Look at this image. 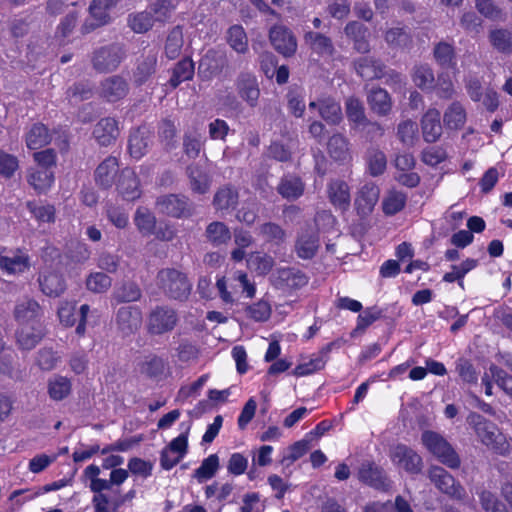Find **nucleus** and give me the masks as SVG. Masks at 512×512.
<instances>
[{
	"label": "nucleus",
	"mask_w": 512,
	"mask_h": 512,
	"mask_svg": "<svg viewBox=\"0 0 512 512\" xmlns=\"http://www.w3.org/2000/svg\"><path fill=\"white\" fill-rule=\"evenodd\" d=\"M467 422L473 428L478 440L488 449L502 456L509 454L510 444L496 424L476 412H471L467 416Z\"/></svg>",
	"instance_id": "nucleus-1"
},
{
	"label": "nucleus",
	"mask_w": 512,
	"mask_h": 512,
	"mask_svg": "<svg viewBox=\"0 0 512 512\" xmlns=\"http://www.w3.org/2000/svg\"><path fill=\"white\" fill-rule=\"evenodd\" d=\"M218 296L225 305H234L237 302V295L240 291L246 294L247 298H253L256 293L254 283L248 280L243 271H235L230 277L222 276L216 281Z\"/></svg>",
	"instance_id": "nucleus-2"
},
{
	"label": "nucleus",
	"mask_w": 512,
	"mask_h": 512,
	"mask_svg": "<svg viewBox=\"0 0 512 512\" xmlns=\"http://www.w3.org/2000/svg\"><path fill=\"white\" fill-rule=\"evenodd\" d=\"M421 443L441 464L450 469L460 467V456L441 434L426 430L421 435Z\"/></svg>",
	"instance_id": "nucleus-3"
},
{
	"label": "nucleus",
	"mask_w": 512,
	"mask_h": 512,
	"mask_svg": "<svg viewBox=\"0 0 512 512\" xmlns=\"http://www.w3.org/2000/svg\"><path fill=\"white\" fill-rule=\"evenodd\" d=\"M157 281L160 289L170 298L186 299L191 291V283L186 275L173 268H165L158 272Z\"/></svg>",
	"instance_id": "nucleus-4"
},
{
	"label": "nucleus",
	"mask_w": 512,
	"mask_h": 512,
	"mask_svg": "<svg viewBox=\"0 0 512 512\" xmlns=\"http://www.w3.org/2000/svg\"><path fill=\"white\" fill-rule=\"evenodd\" d=\"M158 210L173 218H188L193 215L194 203L182 194H167L157 198Z\"/></svg>",
	"instance_id": "nucleus-5"
},
{
	"label": "nucleus",
	"mask_w": 512,
	"mask_h": 512,
	"mask_svg": "<svg viewBox=\"0 0 512 512\" xmlns=\"http://www.w3.org/2000/svg\"><path fill=\"white\" fill-rule=\"evenodd\" d=\"M428 478L442 493L456 500L466 497L464 487L443 467L432 465L428 469Z\"/></svg>",
	"instance_id": "nucleus-6"
},
{
	"label": "nucleus",
	"mask_w": 512,
	"mask_h": 512,
	"mask_svg": "<svg viewBox=\"0 0 512 512\" xmlns=\"http://www.w3.org/2000/svg\"><path fill=\"white\" fill-rule=\"evenodd\" d=\"M178 323L177 312L168 306H156L147 317V330L152 335L171 332Z\"/></svg>",
	"instance_id": "nucleus-7"
},
{
	"label": "nucleus",
	"mask_w": 512,
	"mask_h": 512,
	"mask_svg": "<svg viewBox=\"0 0 512 512\" xmlns=\"http://www.w3.org/2000/svg\"><path fill=\"white\" fill-rule=\"evenodd\" d=\"M389 455L394 465L410 474H418L423 468L422 457L407 445H395L391 448Z\"/></svg>",
	"instance_id": "nucleus-8"
},
{
	"label": "nucleus",
	"mask_w": 512,
	"mask_h": 512,
	"mask_svg": "<svg viewBox=\"0 0 512 512\" xmlns=\"http://www.w3.org/2000/svg\"><path fill=\"white\" fill-rule=\"evenodd\" d=\"M124 50L113 44L96 50L92 59L93 67L99 73L114 71L124 58Z\"/></svg>",
	"instance_id": "nucleus-9"
},
{
	"label": "nucleus",
	"mask_w": 512,
	"mask_h": 512,
	"mask_svg": "<svg viewBox=\"0 0 512 512\" xmlns=\"http://www.w3.org/2000/svg\"><path fill=\"white\" fill-rule=\"evenodd\" d=\"M30 268L29 255L20 250L0 249V269L9 275L22 274Z\"/></svg>",
	"instance_id": "nucleus-10"
},
{
	"label": "nucleus",
	"mask_w": 512,
	"mask_h": 512,
	"mask_svg": "<svg viewBox=\"0 0 512 512\" xmlns=\"http://www.w3.org/2000/svg\"><path fill=\"white\" fill-rule=\"evenodd\" d=\"M358 479L364 484L380 491H387L391 487V481L384 470L370 461H365L361 464L358 470Z\"/></svg>",
	"instance_id": "nucleus-11"
},
{
	"label": "nucleus",
	"mask_w": 512,
	"mask_h": 512,
	"mask_svg": "<svg viewBox=\"0 0 512 512\" xmlns=\"http://www.w3.org/2000/svg\"><path fill=\"white\" fill-rule=\"evenodd\" d=\"M235 89L238 96L249 106L256 107L260 97L257 78L252 73L242 72L235 80Z\"/></svg>",
	"instance_id": "nucleus-12"
},
{
	"label": "nucleus",
	"mask_w": 512,
	"mask_h": 512,
	"mask_svg": "<svg viewBox=\"0 0 512 512\" xmlns=\"http://www.w3.org/2000/svg\"><path fill=\"white\" fill-rule=\"evenodd\" d=\"M42 316V307L32 298H23L15 305L14 317L19 325L40 324Z\"/></svg>",
	"instance_id": "nucleus-13"
},
{
	"label": "nucleus",
	"mask_w": 512,
	"mask_h": 512,
	"mask_svg": "<svg viewBox=\"0 0 512 512\" xmlns=\"http://www.w3.org/2000/svg\"><path fill=\"white\" fill-rule=\"evenodd\" d=\"M270 42L279 53L289 57L292 56L297 49V41L292 32L282 26L275 25L269 32Z\"/></svg>",
	"instance_id": "nucleus-14"
},
{
	"label": "nucleus",
	"mask_w": 512,
	"mask_h": 512,
	"mask_svg": "<svg viewBox=\"0 0 512 512\" xmlns=\"http://www.w3.org/2000/svg\"><path fill=\"white\" fill-rule=\"evenodd\" d=\"M141 324L142 312L138 307L124 306L116 313L117 328L124 336L137 332Z\"/></svg>",
	"instance_id": "nucleus-15"
},
{
	"label": "nucleus",
	"mask_w": 512,
	"mask_h": 512,
	"mask_svg": "<svg viewBox=\"0 0 512 512\" xmlns=\"http://www.w3.org/2000/svg\"><path fill=\"white\" fill-rule=\"evenodd\" d=\"M129 92V84L123 77L114 75L105 78L99 86V96L108 102L123 99Z\"/></svg>",
	"instance_id": "nucleus-16"
},
{
	"label": "nucleus",
	"mask_w": 512,
	"mask_h": 512,
	"mask_svg": "<svg viewBox=\"0 0 512 512\" xmlns=\"http://www.w3.org/2000/svg\"><path fill=\"white\" fill-rule=\"evenodd\" d=\"M116 189L119 195L127 201H134L141 196L139 179L131 168H124L120 171Z\"/></svg>",
	"instance_id": "nucleus-17"
},
{
	"label": "nucleus",
	"mask_w": 512,
	"mask_h": 512,
	"mask_svg": "<svg viewBox=\"0 0 512 512\" xmlns=\"http://www.w3.org/2000/svg\"><path fill=\"white\" fill-rule=\"evenodd\" d=\"M40 290L49 297H58L66 289L63 275L51 268H44L38 277Z\"/></svg>",
	"instance_id": "nucleus-18"
},
{
	"label": "nucleus",
	"mask_w": 512,
	"mask_h": 512,
	"mask_svg": "<svg viewBox=\"0 0 512 512\" xmlns=\"http://www.w3.org/2000/svg\"><path fill=\"white\" fill-rule=\"evenodd\" d=\"M119 172V161L115 156H108L95 169L94 180L102 189H109Z\"/></svg>",
	"instance_id": "nucleus-19"
},
{
	"label": "nucleus",
	"mask_w": 512,
	"mask_h": 512,
	"mask_svg": "<svg viewBox=\"0 0 512 512\" xmlns=\"http://www.w3.org/2000/svg\"><path fill=\"white\" fill-rule=\"evenodd\" d=\"M379 195L380 189L376 184L365 183L360 188L355 199V206L358 214L361 216L369 215L378 202Z\"/></svg>",
	"instance_id": "nucleus-20"
},
{
	"label": "nucleus",
	"mask_w": 512,
	"mask_h": 512,
	"mask_svg": "<svg viewBox=\"0 0 512 512\" xmlns=\"http://www.w3.org/2000/svg\"><path fill=\"white\" fill-rule=\"evenodd\" d=\"M118 122L112 117L99 120L93 129V136L97 143L107 147L112 145L119 136Z\"/></svg>",
	"instance_id": "nucleus-21"
},
{
	"label": "nucleus",
	"mask_w": 512,
	"mask_h": 512,
	"mask_svg": "<svg viewBox=\"0 0 512 512\" xmlns=\"http://www.w3.org/2000/svg\"><path fill=\"white\" fill-rule=\"evenodd\" d=\"M319 248V237L313 228L302 230L295 243V252L299 258L311 259Z\"/></svg>",
	"instance_id": "nucleus-22"
},
{
	"label": "nucleus",
	"mask_w": 512,
	"mask_h": 512,
	"mask_svg": "<svg viewBox=\"0 0 512 512\" xmlns=\"http://www.w3.org/2000/svg\"><path fill=\"white\" fill-rule=\"evenodd\" d=\"M308 283L307 276L295 268L278 269L274 276V285L281 289H297Z\"/></svg>",
	"instance_id": "nucleus-23"
},
{
	"label": "nucleus",
	"mask_w": 512,
	"mask_h": 512,
	"mask_svg": "<svg viewBox=\"0 0 512 512\" xmlns=\"http://www.w3.org/2000/svg\"><path fill=\"white\" fill-rule=\"evenodd\" d=\"M440 112L436 108H429L421 119L422 135L426 142L434 143L442 135Z\"/></svg>",
	"instance_id": "nucleus-24"
},
{
	"label": "nucleus",
	"mask_w": 512,
	"mask_h": 512,
	"mask_svg": "<svg viewBox=\"0 0 512 512\" xmlns=\"http://www.w3.org/2000/svg\"><path fill=\"white\" fill-rule=\"evenodd\" d=\"M327 153L336 162L346 163L352 159L350 142L341 133H335L327 141Z\"/></svg>",
	"instance_id": "nucleus-25"
},
{
	"label": "nucleus",
	"mask_w": 512,
	"mask_h": 512,
	"mask_svg": "<svg viewBox=\"0 0 512 512\" xmlns=\"http://www.w3.org/2000/svg\"><path fill=\"white\" fill-rule=\"evenodd\" d=\"M157 66V52L150 50L143 54L136 64L133 71V81L136 85L146 83L151 76L155 73Z\"/></svg>",
	"instance_id": "nucleus-26"
},
{
	"label": "nucleus",
	"mask_w": 512,
	"mask_h": 512,
	"mask_svg": "<svg viewBox=\"0 0 512 512\" xmlns=\"http://www.w3.org/2000/svg\"><path fill=\"white\" fill-rule=\"evenodd\" d=\"M151 131L143 126L133 130L128 141L130 155L135 159L142 158L151 144Z\"/></svg>",
	"instance_id": "nucleus-27"
},
{
	"label": "nucleus",
	"mask_w": 512,
	"mask_h": 512,
	"mask_svg": "<svg viewBox=\"0 0 512 512\" xmlns=\"http://www.w3.org/2000/svg\"><path fill=\"white\" fill-rule=\"evenodd\" d=\"M186 172L192 192L205 194L209 191L212 179L205 167L191 164L187 167Z\"/></svg>",
	"instance_id": "nucleus-28"
},
{
	"label": "nucleus",
	"mask_w": 512,
	"mask_h": 512,
	"mask_svg": "<svg viewBox=\"0 0 512 512\" xmlns=\"http://www.w3.org/2000/svg\"><path fill=\"white\" fill-rule=\"evenodd\" d=\"M43 328L40 324L19 325L16 332L17 344L22 350L33 349L43 338Z\"/></svg>",
	"instance_id": "nucleus-29"
},
{
	"label": "nucleus",
	"mask_w": 512,
	"mask_h": 512,
	"mask_svg": "<svg viewBox=\"0 0 512 512\" xmlns=\"http://www.w3.org/2000/svg\"><path fill=\"white\" fill-rule=\"evenodd\" d=\"M304 42L309 49L319 56H332L335 48L330 37L314 31L304 33Z\"/></svg>",
	"instance_id": "nucleus-30"
},
{
	"label": "nucleus",
	"mask_w": 512,
	"mask_h": 512,
	"mask_svg": "<svg viewBox=\"0 0 512 512\" xmlns=\"http://www.w3.org/2000/svg\"><path fill=\"white\" fill-rule=\"evenodd\" d=\"M354 67L357 74L366 80H373L382 78L385 75L384 64L372 57H360L354 62Z\"/></svg>",
	"instance_id": "nucleus-31"
},
{
	"label": "nucleus",
	"mask_w": 512,
	"mask_h": 512,
	"mask_svg": "<svg viewBox=\"0 0 512 512\" xmlns=\"http://www.w3.org/2000/svg\"><path fill=\"white\" fill-rule=\"evenodd\" d=\"M72 393V381L66 376L55 374L47 380V394L53 401L59 402Z\"/></svg>",
	"instance_id": "nucleus-32"
},
{
	"label": "nucleus",
	"mask_w": 512,
	"mask_h": 512,
	"mask_svg": "<svg viewBox=\"0 0 512 512\" xmlns=\"http://www.w3.org/2000/svg\"><path fill=\"white\" fill-rule=\"evenodd\" d=\"M367 101L370 109L378 116H387L392 110L391 97L383 88H372L367 95Z\"/></svg>",
	"instance_id": "nucleus-33"
},
{
	"label": "nucleus",
	"mask_w": 512,
	"mask_h": 512,
	"mask_svg": "<svg viewBox=\"0 0 512 512\" xmlns=\"http://www.w3.org/2000/svg\"><path fill=\"white\" fill-rule=\"evenodd\" d=\"M238 200V190L231 185H224L217 189L212 204L217 211H228L235 209Z\"/></svg>",
	"instance_id": "nucleus-34"
},
{
	"label": "nucleus",
	"mask_w": 512,
	"mask_h": 512,
	"mask_svg": "<svg viewBox=\"0 0 512 512\" xmlns=\"http://www.w3.org/2000/svg\"><path fill=\"white\" fill-rule=\"evenodd\" d=\"M204 237L214 247L226 245L231 240L230 228L221 221H213L206 226Z\"/></svg>",
	"instance_id": "nucleus-35"
},
{
	"label": "nucleus",
	"mask_w": 512,
	"mask_h": 512,
	"mask_svg": "<svg viewBox=\"0 0 512 512\" xmlns=\"http://www.w3.org/2000/svg\"><path fill=\"white\" fill-rule=\"evenodd\" d=\"M49 129L42 123H34L25 134V143L31 150L40 149L51 142Z\"/></svg>",
	"instance_id": "nucleus-36"
},
{
	"label": "nucleus",
	"mask_w": 512,
	"mask_h": 512,
	"mask_svg": "<svg viewBox=\"0 0 512 512\" xmlns=\"http://www.w3.org/2000/svg\"><path fill=\"white\" fill-rule=\"evenodd\" d=\"M328 197L330 202L340 210H346L350 205V190L346 182L334 180L328 184Z\"/></svg>",
	"instance_id": "nucleus-37"
},
{
	"label": "nucleus",
	"mask_w": 512,
	"mask_h": 512,
	"mask_svg": "<svg viewBox=\"0 0 512 512\" xmlns=\"http://www.w3.org/2000/svg\"><path fill=\"white\" fill-rule=\"evenodd\" d=\"M467 113L464 106L458 102H452L443 115L444 126L449 130H460L464 127Z\"/></svg>",
	"instance_id": "nucleus-38"
},
{
	"label": "nucleus",
	"mask_w": 512,
	"mask_h": 512,
	"mask_svg": "<svg viewBox=\"0 0 512 512\" xmlns=\"http://www.w3.org/2000/svg\"><path fill=\"white\" fill-rule=\"evenodd\" d=\"M226 65V52L219 49H210L202 57L199 63V69L213 75L219 73Z\"/></svg>",
	"instance_id": "nucleus-39"
},
{
	"label": "nucleus",
	"mask_w": 512,
	"mask_h": 512,
	"mask_svg": "<svg viewBox=\"0 0 512 512\" xmlns=\"http://www.w3.org/2000/svg\"><path fill=\"white\" fill-rule=\"evenodd\" d=\"M365 160L367 170L373 177L382 175L387 168V157L385 153L377 146H371L367 149Z\"/></svg>",
	"instance_id": "nucleus-40"
},
{
	"label": "nucleus",
	"mask_w": 512,
	"mask_h": 512,
	"mask_svg": "<svg viewBox=\"0 0 512 512\" xmlns=\"http://www.w3.org/2000/svg\"><path fill=\"white\" fill-rule=\"evenodd\" d=\"M116 4V0H93L90 4L89 11L91 16L97 21L95 25L90 27L85 24L83 29L84 32H89L94 29L95 26H100L108 22L109 14L108 11Z\"/></svg>",
	"instance_id": "nucleus-41"
},
{
	"label": "nucleus",
	"mask_w": 512,
	"mask_h": 512,
	"mask_svg": "<svg viewBox=\"0 0 512 512\" xmlns=\"http://www.w3.org/2000/svg\"><path fill=\"white\" fill-rule=\"evenodd\" d=\"M345 112L352 129L358 130L361 124L366 123L368 119L365 114L363 103L355 97L347 98L345 102Z\"/></svg>",
	"instance_id": "nucleus-42"
},
{
	"label": "nucleus",
	"mask_w": 512,
	"mask_h": 512,
	"mask_svg": "<svg viewBox=\"0 0 512 512\" xmlns=\"http://www.w3.org/2000/svg\"><path fill=\"white\" fill-rule=\"evenodd\" d=\"M226 41L238 54H246L249 50L248 37L241 25H232L227 30Z\"/></svg>",
	"instance_id": "nucleus-43"
},
{
	"label": "nucleus",
	"mask_w": 512,
	"mask_h": 512,
	"mask_svg": "<svg viewBox=\"0 0 512 512\" xmlns=\"http://www.w3.org/2000/svg\"><path fill=\"white\" fill-rule=\"evenodd\" d=\"M27 180L39 193L46 192L54 182V173L49 169H30Z\"/></svg>",
	"instance_id": "nucleus-44"
},
{
	"label": "nucleus",
	"mask_w": 512,
	"mask_h": 512,
	"mask_svg": "<svg viewBox=\"0 0 512 512\" xmlns=\"http://www.w3.org/2000/svg\"><path fill=\"white\" fill-rule=\"evenodd\" d=\"M319 115L328 124L337 125L342 120V110L338 102L331 98L319 100Z\"/></svg>",
	"instance_id": "nucleus-45"
},
{
	"label": "nucleus",
	"mask_w": 512,
	"mask_h": 512,
	"mask_svg": "<svg viewBox=\"0 0 512 512\" xmlns=\"http://www.w3.org/2000/svg\"><path fill=\"white\" fill-rule=\"evenodd\" d=\"M278 193L285 199L294 200L303 194L304 186L298 177H283L277 187Z\"/></svg>",
	"instance_id": "nucleus-46"
},
{
	"label": "nucleus",
	"mask_w": 512,
	"mask_h": 512,
	"mask_svg": "<svg viewBox=\"0 0 512 512\" xmlns=\"http://www.w3.org/2000/svg\"><path fill=\"white\" fill-rule=\"evenodd\" d=\"M139 286L133 282H125L116 288L112 294V300L117 304L138 301L141 298Z\"/></svg>",
	"instance_id": "nucleus-47"
},
{
	"label": "nucleus",
	"mask_w": 512,
	"mask_h": 512,
	"mask_svg": "<svg viewBox=\"0 0 512 512\" xmlns=\"http://www.w3.org/2000/svg\"><path fill=\"white\" fill-rule=\"evenodd\" d=\"M194 75V63L191 59L185 58L179 61L172 71L169 84L176 88L184 81L192 79Z\"/></svg>",
	"instance_id": "nucleus-48"
},
{
	"label": "nucleus",
	"mask_w": 512,
	"mask_h": 512,
	"mask_svg": "<svg viewBox=\"0 0 512 512\" xmlns=\"http://www.w3.org/2000/svg\"><path fill=\"white\" fill-rule=\"evenodd\" d=\"M412 80L421 90H431L435 82L433 70L427 64L417 65L413 69Z\"/></svg>",
	"instance_id": "nucleus-49"
},
{
	"label": "nucleus",
	"mask_w": 512,
	"mask_h": 512,
	"mask_svg": "<svg viewBox=\"0 0 512 512\" xmlns=\"http://www.w3.org/2000/svg\"><path fill=\"white\" fill-rule=\"evenodd\" d=\"M134 222L137 229L142 235L148 236L154 234L156 228V218L154 214L150 212L147 208L137 209L134 217Z\"/></svg>",
	"instance_id": "nucleus-50"
},
{
	"label": "nucleus",
	"mask_w": 512,
	"mask_h": 512,
	"mask_svg": "<svg viewBox=\"0 0 512 512\" xmlns=\"http://www.w3.org/2000/svg\"><path fill=\"white\" fill-rule=\"evenodd\" d=\"M112 286V279L104 272H92L86 278V288L92 293H106Z\"/></svg>",
	"instance_id": "nucleus-51"
},
{
	"label": "nucleus",
	"mask_w": 512,
	"mask_h": 512,
	"mask_svg": "<svg viewBox=\"0 0 512 512\" xmlns=\"http://www.w3.org/2000/svg\"><path fill=\"white\" fill-rule=\"evenodd\" d=\"M219 469V457L216 454H211L205 458L201 465L194 471V478L199 483L211 479Z\"/></svg>",
	"instance_id": "nucleus-52"
},
{
	"label": "nucleus",
	"mask_w": 512,
	"mask_h": 512,
	"mask_svg": "<svg viewBox=\"0 0 512 512\" xmlns=\"http://www.w3.org/2000/svg\"><path fill=\"white\" fill-rule=\"evenodd\" d=\"M174 8L175 7L170 0H156L147 8V10L154 23H164L170 18Z\"/></svg>",
	"instance_id": "nucleus-53"
},
{
	"label": "nucleus",
	"mask_w": 512,
	"mask_h": 512,
	"mask_svg": "<svg viewBox=\"0 0 512 512\" xmlns=\"http://www.w3.org/2000/svg\"><path fill=\"white\" fill-rule=\"evenodd\" d=\"M385 41L391 47H408L412 38L410 33L404 27H393L386 31Z\"/></svg>",
	"instance_id": "nucleus-54"
},
{
	"label": "nucleus",
	"mask_w": 512,
	"mask_h": 512,
	"mask_svg": "<svg viewBox=\"0 0 512 512\" xmlns=\"http://www.w3.org/2000/svg\"><path fill=\"white\" fill-rule=\"evenodd\" d=\"M491 44L495 49L504 54L512 52V33L505 29H496L489 35Z\"/></svg>",
	"instance_id": "nucleus-55"
},
{
	"label": "nucleus",
	"mask_w": 512,
	"mask_h": 512,
	"mask_svg": "<svg viewBox=\"0 0 512 512\" xmlns=\"http://www.w3.org/2000/svg\"><path fill=\"white\" fill-rule=\"evenodd\" d=\"M406 195L399 191H390L383 199L382 208L386 215H394L400 212L406 204Z\"/></svg>",
	"instance_id": "nucleus-56"
},
{
	"label": "nucleus",
	"mask_w": 512,
	"mask_h": 512,
	"mask_svg": "<svg viewBox=\"0 0 512 512\" xmlns=\"http://www.w3.org/2000/svg\"><path fill=\"white\" fill-rule=\"evenodd\" d=\"M418 134V125L412 120H405L397 126V137L406 146L411 147L415 144Z\"/></svg>",
	"instance_id": "nucleus-57"
},
{
	"label": "nucleus",
	"mask_w": 512,
	"mask_h": 512,
	"mask_svg": "<svg viewBox=\"0 0 512 512\" xmlns=\"http://www.w3.org/2000/svg\"><path fill=\"white\" fill-rule=\"evenodd\" d=\"M272 313L271 305L265 301L260 300L245 308L246 316L255 322H266Z\"/></svg>",
	"instance_id": "nucleus-58"
},
{
	"label": "nucleus",
	"mask_w": 512,
	"mask_h": 512,
	"mask_svg": "<svg viewBox=\"0 0 512 512\" xmlns=\"http://www.w3.org/2000/svg\"><path fill=\"white\" fill-rule=\"evenodd\" d=\"M183 46V33L180 27H175L167 36L165 54L169 59H175L180 55Z\"/></svg>",
	"instance_id": "nucleus-59"
},
{
	"label": "nucleus",
	"mask_w": 512,
	"mask_h": 512,
	"mask_svg": "<svg viewBox=\"0 0 512 512\" xmlns=\"http://www.w3.org/2000/svg\"><path fill=\"white\" fill-rule=\"evenodd\" d=\"M259 235L262 236L268 242H274L280 244L285 241L286 233L276 223L267 222L259 227Z\"/></svg>",
	"instance_id": "nucleus-60"
},
{
	"label": "nucleus",
	"mask_w": 512,
	"mask_h": 512,
	"mask_svg": "<svg viewBox=\"0 0 512 512\" xmlns=\"http://www.w3.org/2000/svg\"><path fill=\"white\" fill-rule=\"evenodd\" d=\"M248 263L258 274L265 275L273 268L274 259L267 254L256 252L250 255Z\"/></svg>",
	"instance_id": "nucleus-61"
},
{
	"label": "nucleus",
	"mask_w": 512,
	"mask_h": 512,
	"mask_svg": "<svg viewBox=\"0 0 512 512\" xmlns=\"http://www.w3.org/2000/svg\"><path fill=\"white\" fill-rule=\"evenodd\" d=\"M27 208L38 222L53 223L55 221V208L52 205H39L34 202H28Z\"/></svg>",
	"instance_id": "nucleus-62"
},
{
	"label": "nucleus",
	"mask_w": 512,
	"mask_h": 512,
	"mask_svg": "<svg viewBox=\"0 0 512 512\" xmlns=\"http://www.w3.org/2000/svg\"><path fill=\"white\" fill-rule=\"evenodd\" d=\"M60 362V356L51 348H42L37 353L36 363L41 370L51 371Z\"/></svg>",
	"instance_id": "nucleus-63"
},
{
	"label": "nucleus",
	"mask_w": 512,
	"mask_h": 512,
	"mask_svg": "<svg viewBox=\"0 0 512 512\" xmlns=\"http://www.w3.org/2000/svg\"><path fill=\"white\" fill-rule=\"evenodd\" d=\"M480 503L486 512H509L497 496L490 491L483 490L479 494Z\"/></svg>",
	"instance_id": "nucleus-64"
}]
</instances>
